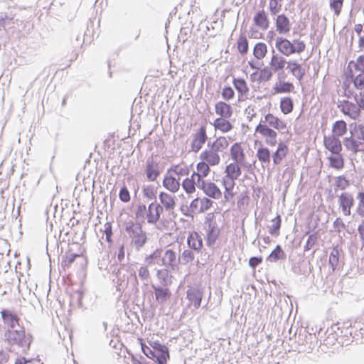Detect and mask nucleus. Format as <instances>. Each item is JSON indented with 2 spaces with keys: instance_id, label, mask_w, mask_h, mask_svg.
I'll list each match as a JSON object with an SVG mask.
<instances>
[{
  "instance_id": "obj_1",
  "label": "nucleus",
  "mask_w": 364,
  "mask_h": 364,
  "mask_svg": "<svg viewBox=\"0 0 364 364\" xmlns=\"http://www.w3.org/2000/svg\"><path fill=\"white\" fill-rule=\"evenodd\" d=\"M124 230L130 238V245L140 252L149 241V234L144 230L141 223L129 220L125 222Z\"/></svg>"
},
{
  "instance_id": "obj_2",
  "label": "nucleus",
  "mask_w": 364,
  "mask_h": 364,
  "mask_svg": "<svg viewBox=\"0 0 364 364\" xmlns=\"http://www.w3.org/2000/svg\"><path fill=\"white\" fill-rule=\"evenodd\" d=\"M350 136L343 139V144L346 150L353 155L358 154L360 145L364 144V124L360 122H353L348 124Z\"/></svg>"
},
{
  "instance_id": "obj_3",
  "label": "nucleus",
  "mask_w": 364,
  "mask_h": 364,
  "mask_svg": "<svg viewBox=\"0 0 364 364\" xmlns=\"http://www.w3.org/2000/svg\"><path fill=\"white\" fill-rule=\"evenodd\" d=\"M323 333L324 338L319 340L318 350L325 353H334L336 350H338L339 336L342 333L341 323H333ZM322 338L323 336H321V338Z\"/></svg>"
},
{
  "instance_id": "obj_4",
  "label": "nucleus",
  "mask_w": 364,
  "mask_h": 364,
  "mask_svg": "<svg viewBox=\"0 0 364 364\" xmlns=\"http://www.w3.org/2000/svg\"><path fill=\"white\" fill-rule=\"evenodd\" d=\"M136 220L134 222L141 223L142 225L146 219L150 225H156L160 220L161 215V208L159 203L151 202L148 207L144 203H138L134 211Z\"/></svg>"
},
{
  "instance_id": "obj_5",
  "label": "nucleus",
  "mask_w": 364,
  "mask_h": 364,
  "mask_svg": "<svg viewBox=\"0 0 364 364\" xmlns=\"http://www.w3.org/2000/svg\"><path fill=\"white\" fill-rule=\"evenodd\" d=\"M190 151L198 153L208 140L207 127L205 124H200L196 132L192 134Z\"/></svg>"
},
{
  "instance_id": "obj_6",
  "label": "nucleus",
  "mask_w": 364,
  "mask_h": 364,
  "mask_svg": "<svg viewBox=\"0 0 364 364\" xmlns=\"http://www.w3.org/2000/svg\"><path fill=\"white\" fill-rule=\"evenodd\" d=\"M258 124H264L279 132L287 128V123L284 121L269 112L264 114Z\"/></svg>"
},
{
  "instance_id": "obj_7",
  "label": "nucleus",
  "mask_w": 364,
  "mask_h": 364,
  "mask_svg": "<svg viewBox=\"0 0 364 364\" xmlns=\"http://www.w3.org/2000/svg\"><path fill=\"white\" fill-rule=\"evenodd\" d=\"M255 133L259 134L265 139V143L270 146H274L277 144V132L264 124H257L255 129Z\"/></svg>"
},
{
  "instance_id": "obj_8",
  "label": "nucleus",
  "mask_w": 364,
  "mask_h": 364,
  "mask_svg": "<svg viewBox=\"0 0 364 364\" xmlns=\"http://www.w3.org/2000/svg\"><path fill=\"white\" fill-rule=\"evenodd\" d=\"M341 105L342 106L338 105V107L346 116L353 120H356L360 117L361 109L355 103L344 100L341 102Z\"/></svg>"
},
{
  "instance_id": "obj_9",
  "label": "nucleus",
  "mask_w": 364,
  "mask_h": 364,
  "mask_svg": "<svg viewBox=\"0 0 364 364\" xmlns=\"http://www.w3.org/2000/svg\"><path fill=\"white\" fill-rule=\"evenodd\" d=\"M339 208L344 215L348 216L351 214V208L354 206L355 199L352 193L343 192L338 196Z\"/></svg>"
},
{
  "instance_id": "obj_10",
  "label": "nucleus",
  "mask_w": 364,
  "mask_h": 364,
  "mask_svg": "<svg viewBox=\"0 0 364 364\" xmlns=\"http://www.w3.org/2000/svg\"><path fill=\"white\" fill-rule=\"evenodd\" d=\"M4 336L11 346L23 347V326L18 325L16 329L15 328L8 329Z\"/></svg>"
},
{
  "instance_id": "obj_11",
  "label": "nucleus",
  "mask_w": 364,
  "mask_h": 364,
  "mask_svg": "<svg viewBox=\"0 0 364 364\" xmlns=\"http://www.w3.org/2000/svg\"><path fill=\"white\" fill-rule=\"evenodd\" d=\"M204 291L199 287H189L186 291V299L193 305L196 309L200 307Z\"/></svg>"
},
{
  "instance_id": "obj_12",
  "label": "nucleus",
  "mask_w": 364,
  "mask_h": 364,
  "mask_svg": "<svg viewBox=\"0 0 364 364\" xmlns=\"http://www.w3.org/2000/svg\"><path fill=\"white\" fill-rule=\"evenodd\" d=\"M160 200L159 206L161 208V214L165 209L166 211H172L176 206L178 199L175 196H172L166 192L161 191L159 194Z\"/></svg>"
},
{
  "instance_id": "obj_13",
  "label": "nucleus",
  "mask_w": 364,
  "mask_h": 364,
  "mask_svg": "<svg viewBox=\"0 0 364 364\" xmlns=\"http://www.w3.org/2000/svg\"><path fill=\"white\" fill-rule=\"evenodd\" d=\"M161 169L159 164L153 159L149 158L146 161L144 173L148 181H156L161 174Z\"/></svg>"
},
{
  "instance_id": "obj_14",
  "label": "nucleus",
  "mask_w": 364,
  "mask_h": 364,
  "mask_svg": "<svg viewBox=\"0 0 364 364\" xmlns=\"http://www.w3.org/2000/svg\"><path fill=\"white\" fill-rule=\"evenodd\" d=\"M274 20L276 31L279 34L286 35L290 31L291 23L289 18L284 14L276 15Z\"/></svg>"
},
{
  "instance_id": "obj_15",
  "label": "nucleus",
  "mask_w": 364,
  "mask_h": 364,
  "mask_svg": "<svg viewBox=\"0 0 364 364\" xmlns=\"http://www.w3.org/2000/svg\"><path fill=\"white\" fill-rule=\"evenodd\" d=\"M343 141L332 135L323 136V145L325 148L332 154H339L343 150Z\"/></svg>"
},
{
  "instance_id": "obj_16",
  "label": "nucleus",
  "mask_w": 364,
  "mask_h": 364,
  "mask_svg": "<svg viewBox=\"0 0 364 364\" xmlns=\"http://www.w3.org/2000/svg\"><path fill=\"white\" fill-rule=\"evenodd\" d=\"M1 315L4 324L8 326V329L14 328L20 325L19 321L21 318L14 311L4 309L1 311Z\"/></svg>"
},
{
  "instance_id": "obj_17",
  "label": "nucleus",
  "mask_w": 364,
  "mask_h": 364,
  "mask_svg": "<svg viewBox=\"0 0 364 364\" xmlns=\"http://www.w3.org/2000/svg\"><path fill=\"white\" fill-rule=\"evenodd\" d=\"M220 236V229L217 223H210L206 227L205 240L208 247H213Z\"/></svg>"
},
{
  "instance_id": "obj_18",
  "label": "nucleus",
  "mask_w": 364,
  "mask_h": 364,
  "mask_svg": "<svg viewBox=\"0 0 364 364\" xmlns=\"http://www.w3.org/2000/svg\"><path fill=\"white\" fill-rule=\"evenodd\" d=\"M151 287L154 290L156 301L159 304H163L171 296V292L168 286L156 285L151 284Z\"/></svg>"
},
{
  "instance_id": "obj_19",
  "label": "nucleus",
  "mask_w": 364,
  "mask_h": 364,
  "mask_svg": "<svg viewBox=\"0 0 364 364\" xmlns=\"http://www.w3.org/2000/svg\"><path fill=\"white\" fill-rule=\"evenodd\" d=\"M199 158L202 162L210 166H218L220 162V155L213 150H203Z\"/></svg>"
},
{
  "instance_id": "obj_20",
  "label": "nucleus",
  "mask_w": 364,
  "mask_h": 364,
  "mask_svg": "<svg viewBox=\"0 0 364 364\" xmlns=\"http://www.w3.org/2000/svg\"><path fill=\"white\" fill-rule=\"evenodd\" d=\"M341 250L338 246L334 247L330 252L328 257V264L331 267L332 271L339 270L343 267V263L341 259Z\"/></svg>"
},
{
  "instance_id": "obj_21",
  "label": "nucleus",
  "mask_w": 364,
  "mask_h": 364,
  "mask_svg": "<svg viewBox=\"0 0 364 364\" xmlns=\"http://www.w3.org/2000/svg\"><path fill=\"white\" fill-rule=\"evenodd\" d=\"M162 185L166 190L175 193L179 190L181 183L179 178H176L173 175L166 173L164 176Z\"/></svg>"
},
{
  "instance_id": "obj_22",
  "label": "nucleus",
  "mask_w": 364,
  "mask_h": 364,
  "mask_svg": "<svg viewBox=\"0 0 364 364\" xmlns=\"http://www.w3.org/2000/svg\"><path fill=\"white\" fill-rule=\"evenodd\" d=\"M345 323H341V331H342V333H341L339 336V348L347 346L352 342H354V339L353 338V328L345 326Z\"/></svg>"
},
{
  "instance_id": "obj_23",
  "label": "nucleus",
  "mask_w": 364,
  "mask_h": 364,
  "mask_svg": "<svg viewBox=\"0 0 364 364\" xmlns=\"http://www.w3.org/2000/svg\"><path fill=\"white\" fill-rule=\"evenodd\" d=\"M257 144H259V147L257 150L256 157L262 164H269L272 158L269 149L264 146L260 141L255 140V146Z\"/></svg>"
},
{
  "instance_id": "obj_24",
  "label": "nucleus",
  "mask_w": 364,
  "mask_h": 364,
  "mask_svg": "<svg viewBox=\"0 0 364 364\" xmlns=\"http://www.w3.org/2000/svg\"><path fill=\"white\" fill-rule=\"evenodd\" d=\"M144 262L148 266H151L154 264H158L159 266H163L164 264V260H163V250L162 248H156L153 252L149 255H146L144 258Z\"/></svg>"
},
{
  "instance_id": "obj_25",
  "label": "nucleus",
  "mask_w": 364,
  "mask_h": 364,
  "mask_svg": "<svg viewBox=\"0 0 364 364\" xmlns=\"http://www.w3.org/2000/svg\"><path fill=\"white\" fill-rule=\"evenodd\" d=\"M215 112L220 117L231 118L233 114V108L226 102L219 101L215 105Z\"/></svg>"
},
{
  "instance_id": "obj_26",
  "label": "nucleus",
  "mask_w": 364,
  "mask_h": 364,
  "mask_svg": "<svg viewBox=\"0 0 364 364\" xmlns=\"http://www.w3.org/2000/svg\"><path fill=\"white\" fill-rule=\"evenodd\" d=\"M254 24L263 31L267 30L269 26V20L267 14L264 10L257 11L253 17Z\"/></svg>"
},
{
  "instance_id": "obj_27",
  "label": "nucleus",
  "mask_w": 364,
  "mask_h": 364,
  "mask_svg": "<svg viewBox=\"0 0 364 364\" xmlns=\"http://www.w3.org/2000/svg\"><path fill=\"white\" fill-rule=\"evenodd\" d=\"M163 260H164V266L166 268H171L172 269H175L178 267L179 262L178 258L176 257V253L172 249H168L165 251Z\"/></svg>"
},
{
  "instance_id": "obj_28",
  "label": "nucleus",
  "mask_w": 364,
  "mask_h": 364,
  "mask_svg": "<svg viewBox=\"0 0 364 364\" xmlns=\"http://www.w3.org/2000/svg\"><path fill=\"white\" fill-rule=\"evenodd\" d=\"M230 157L233 161L237 163H240L246 158V155L241 143L235 142L230 146Z\"/></svg>"
},
{
  "instance_id": "obj_29",
  "label": "nucleus",
  "mask_w": 364,
  "mask_h": 364,
  "mask_svg": "<svg viewBox=\"0 0 364 364\" xmlns=\"http://www.w3.org/2000/svg\"><path fill=\"white\" fill-rule=\"evenodd\" d=\"M348 131V124L343 119L336 120L332 126V133L331 135L338 138L345 137L344 136Z\"/></svg>"
},
{
  "instance_id": "obj_30",
  "label": "nucleus",
  "mask_w": 364,
  "mask_h": 364,
  "mask_svg": "<svg viewBox=\"0 0 364 364\" xmlns=\"http://www.w3.org/2000/svg\"><path fill=\"white\" fill-rule=\"evenodd\" d=\"M230 118L218 117L212 125L215 130H220L222 133H228L233 129L234 125L229 121Z\"/></svg>"
},
{
  "instance_id": "obj_31",
  "label": "nucleus",
  "mask_w": 364,
  "mask_h": 364,
  "mask_svg": "<svg viewBox=\"0 0 364 364\" xmlns=\"http://www.w3.org/2000/svg\"><path fill=\"white\" fill-rule=\"evenodd\" d=\"M287 258V254L283 250L282 245H277L271 253L267 257V262H277L284 261Z\"/></svg>"
},
{
  "instance_id": "obj_32",
  "label": "nucleus",
  "mask_w": 364,
  "mask_h": 364,
  "mask_svg": "<svg viewBox=\"0 0 364 364\" xmlns=\"http://www.w3.org/2000/svg\"><path fill=\"white\" fill-rule=\"evenodd\" d=\"M287 69L298 80L301 81L304 75L305 70L301 64L296 60H289L287 66Z\"/></svg>"
},
{
  "instance_id": "obj_33",
  "label": "nucleus",
  "mask_w": 364,
  "mask_h": 364,
  "mask_svg": "<svg viewBox=\"0 0 364 364\" xmlns=\"http://www.w3.org/2000/svg\"><path fill=\"white\" fill-rule=\"evenodd\" d=\"M154 360L156 364H166L169 360V349L167 346L164 345L159 348H156L154 353Z\"/></svg>"
},
{
  "instance_id": "obj_34",
  "label": "nucleus",
  "mask_w": 364,
  "mask_h": 364,
  "mask_svg": "<svg viewBox=\"0 0 364 364\" xmlns=\"http://www.w3.org/2000/svg\"><path fill=\"white\" fill-rule=\"evenodd\" d=\"M224 172L227 178L237 179L242 174V169L239 163L233 161L225 166Z\"/></svg>"
},
{
  "instance_id": "obj_35",
  "label": "nucleus",
  "mask_w": 364,
  "mask_h": 364,
  "mask_svg": "<svg viewBox=\"0 0 364 364\" xmlns=\"http://www.w3.org/2000/svg\"><path fill=\"white\" fill-rule=\"evenodd\" d=\"M272 48L273 54L270 62L271 68L274 72H277L282 70L285 65L287 63L288 64V62H287L286 59L282 56L274 53V47H272Z\"/></svg>"
},
{
  "instance_id": "obj_36",
  "label": "nucleus",
  "mask_w": 364,
  "mask_h": 364,
  "mask_svg": "<svg viewBox=\"0 0 364 364\" xmlns=\"http://www.w3.org/2000/svg\"><path fill=\"white\" fill-rule=\"evenodd\" d=\"M327 159L329 161L330 166L336 170H341L345 166V159L341 152L339 154H330L327 157Z\"/></svg>"
},
{
  "instance_id": "obj_37",
  "label": "nucleus",
  "mask_w": 364,
  "mask_h": 364,
  "mask_svg": "<svg viewBox=\"0 0 364 364\" xmlns=\"http://www.w3.org/2000/svg\"><path fill=\"white\" fill-rule=\"evenodd\" d=\"M275 94L290 93L294 92V85L289 81L277 82L272 87Z\"/></svg>"
},
{
  "instance_id": "obj_38",
  "label": "nucleus",
  "mask_w": 364,
  "mask_h": 364,
  "mask_svg": "<svg viewBox=\"0 0 364 364\" xmlns=\"http://www.w3.org/2000/svg\"><path fill=\"white\" fill-rule=\"evenodd\" d=\"M232 84L234 87L240 95H247L249 92V87L247 82L242 77H233Z\"/></svg>"
},
{
  "instance_id": "obj_39",
  "label": "nucleus",
  "mask_w": 364,
  "mask_h": 364,
  "mask_svg": "<svg viewBox=\"0 0 364 364\" xmlns=\"http://www.w3.org/2000/svg\"><path fill=\"white\" fill-rule=\"evenodd\" d=\"M204 193L213 199H219L222 196V192L218 186L213 182L210 181L208 183L206 188L204 190Z\"/></svg>"
},
{
  "instance_id": "obj_40",
  "label": "nucleus",
  "mask_w": 364,
  "mask_h": 364,
  "mask_svg": "<svg viewBox=\"0 0 364 364\" xmlns=\"http://www.w3.org/2000/svg\"><path fill=\"white\" fill-rule=\"evenodd\" d=\"M279 107L283 114H288L291 113L294 109V100L292 97L291 96L282 97Z\"/></svg>"
},
{
  "instance_id": "obj_41",
  "label": "nucleus",
  "mask_w": 364,
  "mask_h": 364,
  "mask_svg": "<svg viewBox=\"0 0 364 364\" xmlns=\"http://www.w3.org/2000/svg\"><path fill=\"white\" fill-rule=\"evenodd\" d=\"M156 277L160 281V285L170 286L172 284V275L167 268L159 269L156 272Z\"/></svg>"
},
{
  "instance_id": "obj_42",
  "label": "nucleus",
  "mask_w": 364,
  "mask_h": 364,
  "mask_svg": "<svg viewBox=\"0 0 364 364\" xmlns=\"http://www.w3.org/2000/svg\"><path fill=\"white\" fill-rule=\"evenodd\" d=\"M142 194L143 196L149 200H153L152 202H157V188H155L153 185H144L142 187Z\"/></svg>"
},
{
  "instance_id": "obj_43",
  "label": "nucleus",
  "mask_w": 364,
  "mask_h": 364,
  "mask_svg": "<svg viewBox=\"0 0 364 364\" xmlns=\"http://www.w3.org/2000/svg\"><path fill=\"white\" fill-rule=\"evenodd\" d=\"M273 72L274 71L271 67L265 66L264 68H261L258 73L257 81L258 83H261L262 82H267L270 80L272 77Z\"/></svg>"
},
{
  "instance_id": "obj_44",
  "label": "nucleus",
  "mask_w": 364,
  "mask_h": 364,
  "mask_svg": "<svg viewBox=\"0 0 364 364\" xmlns=\"http://www.w3.org/2000/svg\"><path fill=\"white\" fill-rule=\"evenodd\" d=\"M82 255V252L72 253L70 255L66 253L65 255L62 257L61 267L64 269L69 268L71 266V264L75 262V260Z\"/></svg>"
},
{
  "instance_id": "obj_45",
  "label": "nucleus",
  "mask_w": 364,
  "mask_h": 364,
  "mask_svg": "<svg viewBox=\"0 0 364 364\" xmlns=\"http://www.w3.org/2000/svg\"><path fill=\"white\" fill-rule=\"evenodd\" d=\"M273 224L269 227V232L273 237H277L280 233V228L282 225V218L277 214L272 220Z\"/></svg>"
},
{
  "instance_id": "obj_46",
  "label": "nucleus",
  "mask_w": 364,
  "mask_h": 364,
  "mask_svg": "<svg viewBox=\"0 0 364 364\" xmlns=\"http://www.w3.org/2000/svg\"><path fill=\"white\" fill-rule=\"evenodd\" d=\"M23 201L22 198H19V203H18L16 210L14 209L12 212V220L11 223L13 225H16L21 229L22 226V217L21 215V202Z\"/></svg>"
},
{
  "instance_id": "obj_47",
  "label": "nucleus",
  "mask_w": 364,
  "mask_h": 364,
  "mask_svg": "<svg viewBox=\"0 0 364 364\" xmlns=\"http://www.w3.org/2000/svg\"><path fill=\"white\" fill-rule=\"evenodd\" d=\"M350 181L346 178V176L341 175L338 176L336 178V181L334 183V190L336 193L338 190H345L347 187L350 186Z\"/></svg>"
},
{
  "instance_id": "obj_48",
  "label": "nucleus",
  "mask_w": 364,
  "mask_h": 364,
  "mask_svg": "<svg viewBox=\"0 0 364 364\" xmlns=\"http://www.w3.org/2000/svg\"><path fill=\"white\" fill-rule=\"evenodd\" d=\"M210 166L202 162L201 161L196 164V173H198V178H205L210 173Z\"/></svg>"
},
{
  "instance_id": "obj_49",
  "label": "nucleus",
  "mask_w": 364,
  "mask_h": 364,
  "mask_svg": "<svg viewBox=\"0 0 364 364\" xmlns=\"http://www.w3.org/2000/svg\"><path fill=\"white\" fill-rule=\"evenodd\" d=\"M304 341H305V346H308L307 350H312L317 346L319 342V340L316 337V334L308 333V335L304 336Z\"/></svg>"
},
{
  "instance_id": "obj_50",
  "label": "nucleus",
  "mask_w": 364,
  "mask_h": 364,
  "mask_svg": "<svg viewBox=\"0 0 364 364\" xmlns=\"http://www.w3.org/2000/svg\"><path fill=\"white\" fill-rule=\"evenodd\" d=\"M358 200V207L356 208V213L361 218L364 217V189L358 191L356 196Z\"/></svg>"
},
{
  "instance_id": "obj_51",
  "label": "nucleus",
  "mask_w": 364,
  "mask_h": 364,
  "mask_svg": "<svg viewBox=\"0 0 364 364\" xmlns=\"http://www.w3.org/2000/svg\"><path fill=\"white\" fill-rule=\"evenodd\" d=\"M195 259V255L192 250H185L179 256L178 260L181 264H186L188 262H192Z\"/></svg>"
},
{
  "instance_id": "obj_52",
  "label": "nucleus",
  "mask_w": 364,
  "mask_h": 364,
  "mask_svg": "<svg viewBox=\"0 0 364 364\" xmlns=\"http://www.w3.org/2000/svg\"><path fill=\"white\" fill-rule=\"evenodd\" d=\"M171 47H167V53L169 55V58H170V60L171 62H172V60L174 59V57L176 56V58L177 59H178V60H181V58H183V48L184 47H173V50H172V53L171 52Z\"/></svg>"
},
{
  "instance_id": "obj_53",
  "label": "nucleus",
  "mask_w": 364,
  "mask_h": 364,
  "mask_svg": "<svg viewBox=\"0 0 364 364\" xmlns=\"http://www.w3.org/2000/svg\"><path fill=\"white\" fill-rule=\"evenodd\" d=\"M229 146V142L225 136H220L215 139V148L213 149L215 152H221L226 149Z\"/></svg>"
},
{
  "instance_id": "obj_54",
  "label": "nucleus",
  "mask_w": 364,
  "mask_h": 364,
  "mask_svg": "<svg viewBox=\"0 0 364 364\" xmlns=\"http://www.w3.org/2000/svg\"><path fill=\"white\" fill-rule=\"evenodd\" d=\"M277 50L281 53L282 54L289 56L291 53H301L303 52L306 47H276Z\"/></svg>"
},
{
  "instance_id": "obj_55",
  "label": "nucleus",
  "mask_w": 364,
  "mask_h": 364,
  "mask_svg": "<svg viewBox=\"0 0 364 364\" xmlns=\"http://www.w3.org/2000/svg\"><path fill=\"white\" fill-rule=\"evenodd\" d=\"M344 0H329V7L335 16H338L342 11Z\"/></svg>"
},
{
  "instance_id": "obj_56",
  "label": "nucleus",
  "mask_w": 364,
  "mask_h": 364,
  "mask_svg": "<svg viewBox=\"0 0 364 364\" xmlns=\"http://www.w3.org/2000/svg\"><path fill=\"white\" fill-rule=\"evenodd\" d=\"M282 0H269V10L272 16L278 15L282 10Z\"/></svg>"
},
{
  "instance_id": "obj_57",
  "label": "nucleus",
  "mask_w": 364,
  "mask_h": 364,
  "mask_svg": "<svg viewBox=\"0 0 364 364\" xmlns=\"http://www.w3.org/2000/svg\"><path fill=\"white\" fill-rule=\"evenodd\" d=\"M139 344L141 346V349L142 353L144 355H146L148 358L154 360V357L155 355L154 353L155 351L153 350V348L148 346L143 338H139Z\"/></svg>"
},
{
  "instance_id": "obj_58",
  "label": "nucleus",
  "mask_w": 364,
  "mask_h": 364,
  "mask_svg": "<svg viewBox=\"0 0 364 364\" xmlns=\"http://www.w3.org/2000/svg\"><path fill=\"white\" fill-rule=\"evenodd\" d=\"M181 186L188 195L194 193L196 191V182H193L192 179H188V178H186L182 181Z\"/></svg>"
},
{
  "instance_id": "obj_59",
  "label": "nucleus",
  "mask_w": 364,
  "mask_h": 364,
  "mask_svg": "<svg viewBox=\"0 0 364 364\" xmlns=\"http://www.w3.org/2000/svg\"><path fill=\"white\" fill-rule=\"evenodd\" d=\"M222 98L225 101H230L235 97V91L230 85H225L221 92Z\"/></svg>"
},
{
  "instance_id": "obj_60",
  "label": "nucleus",
  "mask_w": 364,
  "mask_h": 364,
  "mask_svg": "<svg viewBox=\"0 0 364 364\" xmlns=\"http://www.w3.org/2000/svg\"><path fill=\"white\" fill-rule=\"evenodd\" d=\"M354 87L358 90H364V73H360L353 79Z\"/></svg>"
},
{
  "instance_id": "obj_61",
  "label": "nucleus",
  "mask_w": 364,
  "mask_h": 364,
  "mask_svg": "<svg viewBox=\"0 0 364 364\" xmlns=\"http://www.w3.org/2000/svg\"><path fill=\"white\" fill-rule=\"evenodd\" d=\"M14 18H9L6 14L0 13V31L3 28L4 30L6 29V26H10L11 23H14Z\"/></svg>"
},
{
  "instance_id": "obj_62",
  "label": "nucleus",
  "mask_w": 364,
  "mask_h": 364,
  "mask_svg": "<svg viewBox=\"0 0 364 364\" xmlns=\"http://www.w3.org/2000/svg\"><path fill=\"white\" fill-rule=\"evenodd\" d=\"M119 198L123 203H127L130 200L131 196L129 191L124 184L121 187L119 190Z\"/></svg>"
},
{
  "instance_id": "obj_63",
  "label": "nucleus",
  "mask_w": 364,
  "mask_h": 364,
  "mask_svg": "<svg viewBox=\"0 0 364 364\" xmlns=\"http://www.w3.org/2000/svg\"><path fill=\"white\" fill-rule=\"evenodd\" d=\"M197 232L192 231L188 233L187 237V244L188 247L192 250L196 251V240L197 239Z\"/></svg>"
},
{
  "instance_id": "obj_64",
  "label": "nucleus",
  "mask_w": 364,
  "mask_h": 364,
  "mask_svg": "<svg viewBox=\"0 0 364 364\" xmlns=\"http://www.w3.org/2000/svg\"><path fill=\"white\" fill-rule=\"evenodd\" d=\"M200 206L199 208V213H204L209 210L213 205V201L207 197H203L200 199Z\"/></svg>"
}]
</instances>
